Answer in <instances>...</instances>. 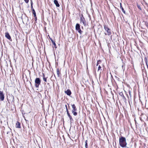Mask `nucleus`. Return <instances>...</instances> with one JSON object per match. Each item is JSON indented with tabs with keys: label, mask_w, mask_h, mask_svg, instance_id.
I'll return each mask as SVG.
<instances>
[{
	"label": "nucleus",
	"mask_w": 148,
	"mask_h": 148,
	"mask_svg": "<svg viewBox=\"0 0 148 148\" xmlns=\"http://www.w3.org/2000/svg\"><path fill=\"white\" fill-rule=\"evenodd\" d=\"M48 36H49V38L50 40H51V42L54 45V47H55V48H56V44L55 42L53 40H52V39L50 37L49 35H48Z\"/></svg>",
	"instance_id": "12"
},
{
	"label": "nucleus",
	"mask_w": 148,
	"mask_h": 148,
	"mask_svg": "<svg viewBox=\"0 0 148 148\" xmlns=\"http://www.w3.org/2000/svg\"><path fill=\"white\" fill-rule=\"evenodd\" d=\"M119 95L123 100H124L125 99V98L124 96L123 93L122 92H120L119 93Z\"/></svg>",
	"instance_id": "10"
},
{
	"label": "nucleus",
	"mask_w": 148,
	"mask_h": 148,
	"mask_svg": "<svg viewBox=\"0 0 148 148\" xmlns=\"http://www.w3.org/2000/svg\"><path fill=\"white\" fill-rule=\"evenodd\" d=\"M4 95L3 94V92L0 91V100L1 101L4 100Z\"/></svg>",
	"instance_id": "6"
},
{
	"label": "nucleus",
	"mask_w": 148,
	"mask_h": 148,
	"mask_svg": "<svg viewBox=\"0 0 148 148\" xmlns=\"http://www.w3.org/2000/svg\"><path fill=\"white\" fill-rule=\"evenodd\" d=\"M69 119H70V121L71 122V123L72 122H73V119L72 118V116H69Z\"/></svg>",
	"instance_id": "17"
},
{
	"label": "nucleus",
	"mask_w": 148,
	"mask_h": 148,
	"mask_svg": "<svg viewBox=\"0 0 148 148\" xmlns=\"http://www.w3.org/2000/svg\"><path fill=\"white\" fill-rule=\"evenodd\" d=\"M85 147H86V148H88V146L87 145V140H86L85 141Z\"/></svg>",
	"instance_id": "21"
},
{
	"label": "nucleus",
	"mask_w": 148,
	"mask_h": 148,
	"mask_svg": "<svg viewBox=\"0 0 148 148\" xmlns=\"http://www.w3.org/2000/svg\"><path fill=\"white\" fill-rule=\"evenodd\" d=\"M32 3H32V1L31 2V4L32 3Z\"/></svg>",
	"instance_id": "28"
},
{
	"label": "nucleus",
	"mask_w": 148,
	"mask_h": 148,
	"mask_svg": "<svg viewBox=\"0 0 148 148\" xmlns=\"http://www.w3.org/2000/svg\"><path fill=\"white\" fill-rule=\"evenodd\" d=\"M65 106L66 108V112H67V109H68L67 105H65Z\"/></svg>",
	"instance_id": "25"
},
{
	"label": "nucleus",
	"mask_w": 148,
	"mask_h": 148,
	"mask_svg": "<svg viewBox=\"0 0 148 148\" xmlns=\"http://www.w3.org/2000/svg\"><path fill=\"white\" fill-rule=\"evenodd\" d=\"M56 72H57V73L58 75V76H59L60 75V72H59V70L58 69H57Z\"/></svg>",
	"instance_id": "18"
},
{
	"label": "nucleus",
	"mask_w": 148,
	"mask_h": 148,
	"mask_svg": "<svg viewBox=\"0 0 148 148\" xmlns=\"http://www.w3.org/2000/svg\"><path fill=\"white\" fill-rule=\"evenodd\" d=\"M101 62V61L100 60H99L97 61V64H96L97 66L98 65V64H99V62Z\"/></svg>",
	"instance_id": "22"
},
{
	"label": "nucleus",
	"mask_w": 148,
	"mask_h": 148,
	"mask_svg": "<svg viewBox=\"0 0 148 148\" xmlns=\"http://www.w3.org/2000/svg\"><path fill=\"white\" fill-rule=\"evenodd\" d=\"M72 108H73L72 110V113L73 115L75 116L77 115V113L76 112L77 108L75 104H73L72 105Z\"/></svg>",
	"instance_id": "3"
},
{
	"label": "nucleus",
	"mask_w": 148,
	"mask_h": 148,
	"mask_svg": "<svg viewBox=\"0 0 148 148\" xmlns=\"http://www.w3.org/2000/svg\"><path fill=\"white\" fill-rule=\"evenodd\" d=\"M34 17L35 18V20L36 21V20H37V19L36 16V17Z\"/></svg>",
	"instance_id": "27"
},
{
	"label": "nucleus",
	"mask_w": 148,
	"mask_h": 148,
	"mask_svg": "<svg viewBox=\"0 0 148 148\" xmlns=\"http://www.w3.org/2000/svg\"><path fill=\"white\" fill-rule=\"evenodd\" d=\"M119 144L122 147H125L127 145L125 138L123 136L120 137L119 139Z\"/></svg>",
	"instance_id": "1"
},
{
	"label": "nucleus",
	"mask_w": 148,
	"mask_h": 148,
	"mask_svg": "<svg viewBox=\"0 0 148 148\" xmlns=\"http://www.w3.org/2000/svg\"><path fill=\"white\" fill-rule=\"evenodd\" d=\"M104 29L105 30L106 32H105V35H110L111 34L110 29L106 25H104Z\"/></svg>",
	"instance_id": "2"
},
{
	"label": "nucleus",
	"mask_w": 148,
	"mask_h": 148,
	"mask_svg": "<svg viewBox=\"0 0 148 148\" xmlns=\"http://www.w3.org/2000/svg\"><path fill=\"white\" fill-rule=\"evenodd\" d=\"M5 37L10 40L11 39V37L8 32H6L5 33Z\"/></svg>",
	"instance_id": "8"
},
{
	"label": "nucleus",
	"mask_w": 148,
	"mask_h": 148,
	"mask_svg": "<svg viewBox=\"0 0 148 148\" xmlns=\"http://www.w3.org/2000/svg\"><path fill=\"white\" fill-rule=\"evenodd\" d=\"M16 127L17 128H21L20 123L18 122H17L16 123Z\"/></svg>",
	"instance_id": "13"
},
{
	"label": "nucleus",
	"mask_w": 148,
	"mask_h": 148,
	"mask_svg": "<svg viewBox=\"0 0 148 148\" xmlns=\"http://www.w3.org/2000/svg\"><path fill=\"white\" fill-rule=\"evenodd\" d=\"M146 62V65H147V68L148 69V65H147V60L146 61H145Z\"/></svg>",
	"instance_id": "23"
},
{
	"label": "nucleus",
	"mask_w": 148,
	"mask_h": 148,
	"mask_svg": "<svg viewBox=\"0 0 148 148\" xmlns=\"http://www.w3.org/2000/svg\"><path fill=\"white\" fill-rule=\"evenodd\" d=\"M32 10L33 11V14L34 15V17H36V12L35 11L34 9H32Z\"/></svg>",
	"instance_id": "16"
},
{
	"label": "nucleus",
	"mask_w": 148,
	"mask_h": 148,
	"mask_svg": "<svg viewBox=\"0 0 148 148\" xmlns=\"http://www.w3.org/2000/svg\"><path fill=\"white\" fill-rule=\"evenodd\" d=\"M120 8L121 9L122 12H123L125 14V12L124 11V10L123 8L122 7V6L121 5V3H120Z\"/></svg>",
	"instance_id": "14"
},
{
	"label": "nucleus",
	"mask_w": 148,
	"mask_h": 148,
	"mask_svg": "<svg viewBox=\"0 0 148 148\" xmlns=\"http://www.w3.org/2000/svg\"><path fill=\"white\" fill-rule=\"evenodd\" d=\"M36 84L35 86L36 88L38 87L39 85L40 84L41 81L40 79L39 78H37L35 81Z\"/></svg>",
	"instance_id": "4"
},
{
	"label": "nucleus",
	"mask_w": 148,
	"mask_h": 148,
	"mask_svg": "<svg viewBox=\"0 0 148 148\" xmlns=\"http://www.w3.org/2000/svg\"><path fill=\"white\" fill-rule=\"evenodd\" d=\"M67 112V115L69 117V116H71L70 115V114L69 113V112L68 111V109H67V112Z\"/></svg>",
	"instance_id": "20"
},
{
	"label": "nucleus",
	"mask_w": 148,
	"mask_h": 148,
	"mask_svg": "<svg viewBox=\"0 0 148 148\" xmlns=\"http://www.w3.org/2000/svg\"><path fill=\"white\" fill-rule=\"evenodd\" d=\"M54 3L55 4L56 6L57 7H59L60 6L57 0H54Z\"/></svg>",
	"instance_id": "11"
},
{
	"label": "nucleus",
	"mask_w": 148,
	"mask_h": 148,
	"mask_svg": "<svg viewBox=\"0 0 148 148\" xmlns=\"http://www.w3.org/2000/svg\"><path fill=\"white\" fill-rule=\"evenodd\" d=\"M31 6L32 9H32H34V8H33L32 3L31 4Z\"/></svg>",
	"instance_id": "26"
},
{
	"label": "nucleus",
	"mask_w": 148,
	"mask_h": 148,
	"mask_svg": "<svg viewBox=\"0 0 148 148\" xmlns=\"http://www.w3.org/2000/svg\"><path fill=\"white\" fill-rule=\"evenodd\" d=\"M43 80L45 82H47V78L45 77V75L44 74L43 75Z\"/></svg>",
	"instance_id": "19"
},
{
	"label": "nucleus",
	"mask_w": 148,
	"mask_h": 148,
	"mask_svg": "<svg viewBox=\"0 0 148 148\" xmlns=\"http://www.w3.org/2000/svg\"><path fill=\"white\" fill-rule=\"evenodd\" d=\"M100 70V73H101V66L100 65H99L98 66V70H97V71L99 72Z\"/></svg>",
	"instance_id": "15"
},
{
	"label": "nucleus",
	"mask_w": 148,
	"mask_h": 148,
	"mask_svg": "<svg viewBox=\"0 0 148 148\" xmlns=\"http://www.w3.org/2000/svg\"><path fill=\"white\" fill-rule=\"evenodd\" d=\"M24 0L25 1V2L27 3H28L29 2V0Z\"/></svg>",
	"instance_id": "24"
},
{
	"label": "nucleus",
	"mask_w": 148,
	"mask_h": 148,
	"mask_svg": "<svg viewBox=\"0 0 148 148\" xmlns=\"http://www.w3.org/2000/svg\"><path fill=\"white\" fill-rule=\"evenodd\" d=\"M65 93H66L67 95L70 96L71 94V90L69 89L65 91Z\"/></svg>",
	"instance_id": "9"
},
{
	"label": "nucleus",
	"mask_w": 148,
	"mask_h": 148,
	"mask_svg": "<svg viewBox=\"0 0 148 148\" xmlns=\"http://www.w3.org/2000/svg\"><path fill=\"white\" fill-rule=\"evenodd\" d=\"M81 23L82 22L84 26H86V23L84 18L83 17H81L80 18Z\"/></svg>",
	"instance_id": "7"
},
{
	"label": "nucleus",
	"mask_w": 148,
	"mask_h": 148,
	"mask_svg": "<svg viewBox=\"0 0 148 148\" xmlns=\"http://www.w3.org/2000/svg\"><path fill=\"white\" fill-rule=\"evenodd\" d=\"M76 30L78 31V32L80 34H82V31L80 28V25L78 23L76 24L75 26Z\"/></svg>",
	"instance_id": "5"
}]
</instances>
